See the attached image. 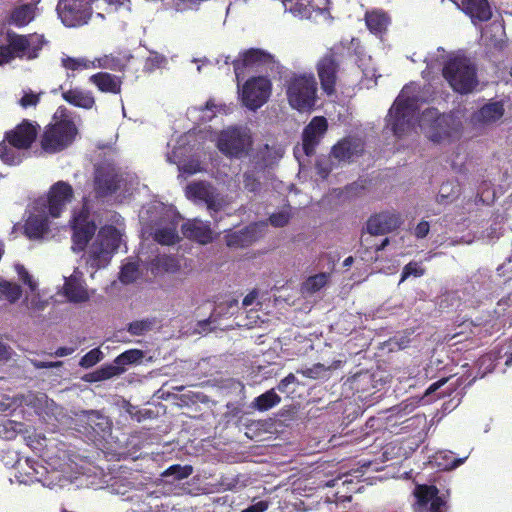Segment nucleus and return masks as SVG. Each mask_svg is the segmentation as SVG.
<instances>
[{
    "mask_svg": "<svg viewBox=\"0 0 512 512\" xmlns=\"http://www.w3.org/2000/svg\"><path fill=\"white\" fill-rule=\"evenodd\" d=\"M103 358V353L99 348H94L87 352L81 359H80V366L83 368H90L96 365L98 362H100Z\"/></svg>",
    "mask_w": 512,
    "mask_h": 512,
    "instance_id": "obj_46",
    "label": "nucleus"
},
{
    "mask_svg": "<svg viewBox=\"0 0 512 512\" xmlns=\"http://www.w3.org/2000/svg\"><path fill=\"white\" fill-rule=\"evenodd\" d=\"M268 502L261 500L258 501L247 508L243 509L241 512H265L268 509Z\"/></svg>",
    "mask_w": 512,
    "mask_h": 512,
    "instance_id": "obj_60",
    "label": "nucleus"
},
{
    "mask_svg": "<svg viewBox=\"0 0 512 512\" xmlns=\"http://www.w3.org/2000/svg\"><path fill=\"white\" fill-rule=\"evenodd\" d=\"M275 63L274 56L260 48H250L239 53L232 65L238 84L245 77L247 68L270 66Z\"/></svg>",
    "mask_w": 512,
    "mask_h": 512,
    "instance_id": "obj_14",
    "label": "nucleus"
},
{
    "mask_svg": "<svg viewBox=\"0 0 512 512\" xmlns=\"http://www.w3.org/2000/svg\"><path fill=\"white\" fill-rule=\"evenodd\" d=\"M448 137H450V132L447 129L434 130L429 135V138L435 143H439Z\"/></svg>",
    "mask_w": 512,
    "mask_h": 512,
    "instance_id": "obj_61",
    "label": "nucleus"
},
{
    "mask_svg": "<svg viewBox=\"0 0 512 512\" xmlns=\"http://www.w3.org/2000/svg\"><path fill=\"white\" fill-rule=\"evenodd\" d=\"M327 130L328 121L324 116H315L311 119L302 132V148L305 155L312 156L315 153Z\"/></svg>",
    "mask_w": 512,
    "mask_h": 512,
    "instance_id": "obj_16",
    "label": "nucleus"
},
{
    "mask_svg": "<svg viewBox=\"0 0 512 512\" xmlns=\"http://www.w3.org/2000/svg\"><path fill=\"white\" fill-rule=\"evenodd\" d=\"M461 7L473 23L487 22L493 15L488 0H461Z\"/></svg>",
    "mask_w": 512,
    "mask_h": 512,
    "instance_id": "obj_23",
    "label": "nucleus"
},
{
    "mask_svg": "<svg viewBox=\"0 0 512 512\" xmlns=\"http://www.w3.org/2000/svg\"><path fill=\"white\" fill-rule=\"evenodd\" d=\"M339 481H341V485L346 488V493H352L356 491V483H354L352 479L343 480L342 478H337L332 481H329L327 483V486H336L338 485Z\"/></svg>",
    "mask_w": 512,
    "mask_h": 512,
    "instance_id": "obj_56",
    "label": "nucleus"
},
{
    "mask_svg": "<svg viewBox=\"0 0 512 512\" xmlns=\"http://www.w3.org/2000/svg\"><path fill=\"white\" fill-rule=\"evenodd\" d=\"M94 68H103L113 71H123L126 67V61L118 56L104 55L93 60Z\"/></svg>",
    "mask_w": 512,
    "mask_h": 512,
    "instance_id": "obj_38",
    "label": "nucleus"
},
{
    "mask_svg": "<svg viewBox=\"0 0 512 512\" xmlns=\"http://www.w3.org/2000/svg\"><path fill=\"white\" fill-rule=\"evenodd\" d=\"M47 125L40 136L39 142L42 153L56 154L68 148L75 140L78 129L74 121L68 117L58 119Z\"/></svg>",
    "mask_w": 512,
    "mask_h": 512,
    "instance_id": "obj_3",
    "label": "nucleus"
},
{
    "mask_svg": "<svg viewBox=\"0 0 512 512\" xmlns=\"http://www.w3.org/2000/svg\"><path fill=\"white\" fill-rule=\"evenodd\" d=\"M461 188L457 181L450 180L443 182L440 186L436 201L439 204H448L453 202L460 195Z\"/></svg>",
    "mask_w": 512,
    "mask_h": 512,
    "instance_id": "obj_33",
    "label": "nucleus"
},
{
    "mask_svg": "<svg viewBox=\"0 0 512 512\" xmlns=\"http://www.w3.org/2000/svg\"><path fill=\"white\" fill-rule=\"evenodd\" d=\"M425 274V269L419 263L411 261L406 264L402 270L401 282L405 281L409 276L421 277Z\"/></svg>",
    "mask_w": 512,
    "mask_h": 512,
    "instance_id": "obj_47",
    "label": "nucleus"
},
{
    "mask_svg": "<svg viewBox=\"0 0 512 512\" xmlns=\"http://www.w3.org/2000/svg\"><path fill=\"white\" fill-rule=\"evenodd\" d=\"M143 356V351L139 349H130L118 355L115 358L114 363L125 368L126 365L135 364L139 362L143 358Z\"/></svg>",
    "mask_w": 512,
    "mask_h": 512,
    "instance_id": "obj_42",
    "label": "nucleus"
},
{
    "mask_svg": "<svg viewBox=\"0 0 512 512\" xmlns=\"http://www.w3.org/2000/svg\"><path fill=\"white\" fill-rule=\"evenodd\" d=\"M74 197L73 187L65 181H57L48 190L45 198H39L34 203L36 212L47 213L52 218H58Z\"/></svg>",
    "mask_w": 512,
    "mask_h": 512,
    "instance_id": "obj_5",
    "label": "nucleus"
},
{
    "mask_svg": "<svg viewBox=\"0 0 512 512\" xmlns=\"http://www.w3.org/2000/svg\"><path fill=\"white\" fill-rule=\"evenodd\" d=\"M154 325L153 319L136 320L128 324L127 331L134 336L144 335L150 331Z\"/></svg>",
    "mask_w": 512,
    "mask_h": 512,
    "instance_id": "obj_45",
    "label": "nucleus"
},
{
    "mask_svg": "<svg viewBox=\"0 0 512 512\" xmlns=\"http://www.w3.org/2000/svg\"><path fill=\"white\" fill-rule=\"evenodd\" d=\"M364 152L363 141L355 136H347L339 140L331 149V155L339 162H350L354 156Z\"/></svg>",
    "mask_w": 512,
    "mask_h": 512,
    "instance_id": "obj_20",
    "label": "nucleus"
},
{
    "mask_svg": "<svg viewBox=\"0 0 512 512\" xmlns=\"http://www.w3.org/2000/svg\"><path fill=\"white\" fill-rule=\"evenodd\" d=\"M178 169L187 175H193L201 171L200 162L197 160H190L181 165H178Z\"/></svg>",
    "mask_w": 512,
    "mask_h": 512,
    "instance_id": "obj_54",
    "label": "nucleus"
},
{
    "mask_svg": "<svg viewBox=\"0 0 512 512\" xmlns=\"http://www.w3.org/2000/svg\"><path fill=\"white\" fill-rule=\"evenodd\" d=\"M442 75L457 93L468 94L478 86L477 68L467 57L456 56L446 61Z\"/></svg>",
    "mask_w": 512,
    "mask_h": 512,
    "instance_id": "obj_2",
    "label": "nucleus"
},
{
    "mask_svg": "<svg viewBox=\"0 0 512 512\" xmlns=\"http://www.w3.org/2000/svg\"><path fill=\"white\" fill-rule=\"evenodd\" d=\"M123 181V175L115 164L103 161L95 166L94 190L99 197L116 193Z\"/></svg>",
    "mask_w": 512,
    "mask_h": 512,
    "instance_id": "obj_8",
    "label": "nucleus"
},
{
    "mask_svg": "<svg viewBox=\"0 0 512 512\" xmlns=\"http://www.w3.org/2000/svg\"><path fill=\"white\" fill-rule=\"evenodd\" d=\"M318 84L313 73L292 72L285 78V92L290 107L311 112L317 102Z\"/></svg>",
    "mask_w": 512,
    "mask_h": 512,
    "instance_id": "obj_1",
    "label": "nucleus"
},
{
    "mask_svg": "<svg viewBox=\"0 0 512 512\" xmlns=\"http://www.w3.org/2000/svg\"><path fill=\"white\" fill-rule=\"evenodd\" d=\"M447 381H448V378H442V379L432 383L426 390V395L434 393L436 390H438L440 387H442Z\"/></svg>",
    "mask_w": 512,
    "mask_h": 512,
    "instance_id": "obj_64",
    "label": "nucleus"
},
{
    "mask_svg": "<svg viewBox=\"0 0 512 512\" xmlns=\"http://www.w3.org/2000/svg\"><path fill=\"white\" fill-rule=\"evenodd\" d=\"M415 101L412 98H397L387 115V127L393 135L400 138L413 127Z\"/></svg>",
    "mask_w": 512,
    "mask_h": 512,
    "instance_id": "obj_7",
    "label": "nucleus"
},
{
    "mask_svg": "<svg viewBox=\"0 0 512 512\" xmlns=\"http://www.w3.org/2000/svg\"><path fill=\"white\" fill-rule=\"evenodd\" d=\"M152 266L165 272H176L180 268L178 260L169 255L157 256L153 259Z\"/></svg>",
    "mask_w": 512,
    "mask_h": 512,
    "instance_id": "obj_40",
    "label": "nucleus"
},
{
    "mask_svg": "<svg viewBox=\"0 0 512 512\" xmlns=\"http://www.w3.org/2000/svg\"><path fill=\"white\" fill-rule=\"evenodd\" d=\"M61 64L65 69L71 71H81L94 68L93 60H89L84 57L74 58L66 56L61 59Z\"/></svg>",
    "mask_w": 512,
    "mask_h": 512,
    "instance_id": "obj_39",
    "label": "nucleus"
},
{
    "mask_svg": "<svg viewBox=\"0 0 512 512\" xmlns=\"http://www.w3.org/2000/svg\"><path fill=\"white\" fill-rule=\"evenodd\" d=\"M18 424L12 420H7L6 422L0 424V437L11 440L16 438L17 429L16 426Z\"/></svg>",
    "mask_w": 512,
    "mask_h": 512,
    "instance_id": "obj_50",
    "label": "nucleus"
},
{
    "mask_svg": "<svg viewBox=\"0 0 512 512\" xmlns=\"http://www.w3.org/2000/svg\"><path fill=\"white\" fill-rule=\"evenodd\" d=\"M79 427L80 432L91 440H95L98 437H104L105 433L111 429V423L106 416L98 411H89L80 418Z\"/></svg>",
    "mask_w": 512,
    "mask_h": 512,
    "instance_id": "obj_17",
    "label": "nucleus"
},
{
    "mask_svg": "<svg viewBox=\"0 0 512 512\" xmlns=\"http://www.w3.org/2000/svg\"><path fill=\"white\" fill-rule=\"evenodd\" d=\"M40 100V97L38 94H34L33 92L25 93L22 98L20 99V105L24 108L30 107V106H36Z\"/></svg>",
    "mask_w": 512,
    "mask_h": 512,
    "instance_id": "obj_55",
    "label": "nucleus"
},
{
    "mask_svg": "<svg viewBox=\"0 0 512 512\" xmlns=\"http://www.w3.org/2000/svg\"><path fill=\"white\" fill-rule=\"evenodd\" d=\"M185 238L200 244L210 243L213 239L210 227L199 220H189L181 227Z\"/></svg>",
    "mask_w": 512,
    "mask_h": 512,
    "instance_id": "obj_26",
    "label": "nucleus"
},
{
    "mask_svg": "<svg viewBox=\"0 0 512 512\" xmlns=\"http://www.w3.org/2000/svg\"><path fill=\"white\" fill-rule=\"evenodd\" d=\"M272 83L266 76H256L248 79L242 87V103L249 110L256 111L269 99Z\"/></svg>",
    "mask_w": 512,
    "mask_h": 512,
    "instance_id": "obj_9",
    "label": "nucleus"
},
{
    "mask_svg": "<svg viewBox=\"0 0 512 512\" xmlns=\"http://www.w3.org/2000/svg\"><path fill=\"white\" fill-rule=\"evenodd\" d=\"M204 203L210 211L218 212L221 209V203L215 198L214 193Z\"/></svg>",
    "mask_w": 512,
    "mask_h": 512,
    "instance_id": "obj_62",
    "label": "nucleus"
},
{
    "mask_svg": "<svg viewBox=\"0 0 512 512\" xmlns=\"http://www.w3.org/2000/svg\"><path fill=\"white\" fill-rule=\"evenodd\" d=\"M504 108L500 102L484 105L477 114L478 120L482 122H494L503 116Z\"/></svg>",
    "mask_w": 512,
    "mask_h": 512,
    "instance_id": "obj_37",
    "label": "nucleus"
},
{
    "mask_svg": "<svg viewBox=\"0 0 512 512\" xmlns=\"http://www.w3.org/2000/svg\"><path fill=\"white\" fill-rule=\"evenodd\" d=\"M291 218V214L288 211H280L270 215L269 222L274 227H284L286 226Z\"/></svg>",
    "mask_w": 512,
    "mask_h": 512,
    "instance_id": "obj_51",
    "label": "nucleus"
},
{
    "mask_svg": "<svg viewBox=\"0 0 512 512\" xmlns=\"http://www.w3.org/2000/svg\"><path fill=\"white\" fill-rule=\"evenodd\" d=\"M177 228V221L171 220L164 226H160L155 229L153 239L160 245H174L180 241Z\"/></svg>",
    "mask_w": 512,
    "mask_h": 512,
    "instance_id": "obj_29",
    "label": "nucleus"
},
{
    "mask_svg": "<svg viewBox=\"0 0 512 512\" xmlns=\"http://www.w3.org/2000/svg\"><path fill=\"white\" fill-rule=\"evenodd\" d=\"M7 42L15 58L25 57L31 60L38 57L45 43V39L42 35L37 34L19 35L14 32H8Z\"/></svg>",
    "mask_w": 512,
    "mask_h": 512,
    "instance_id": "obj_13",
    "label": "nucleus"
},
{
    "mask_svg": "<svg viewBox=\"0 0 512 512\" xmlns=\"http://www.w3.org/2000/svg\"><path fill=\"white\" fill-rule=\"evenodd\" d=\"M16 269L20 280H22V282L26 284L31 289V291H34L37 287V284L33 280L32 276L29 274V272L25 269V267L22 265H18Z\"/></svg>",
    "mask_w": 512,
    "mask_h": 512,
    "instance_id": "obj_53",
    "label": "nucleus"
},
{
    "mask_svg": "<svg viewBox=\"0 0 512 512\" xmlns=\"http://www.w3.org/2000/svg\"><path fill=\"white\" fill-rule=\"evenodd\" d=\"M364 20L370 33L380 37L386 34L388 27L391 24V17L382 9L366 11Z\"/></svg>",
    "mask_w": 512,
    "mask_h": 512,
    "instance_id": "obj_24",
    "label": "nucleus"
},
{
    "mask_svg": "<svg viewBox=\"0 0 512 512\" xmlns=\"http://www.w3.org/2000/svg\"><path fill=\"white\" fill-rule=\"evenodd\" d=\"M101 369V373H102V376H104V379L107 380V379H110L114 376H118L120 374H122L124 371H125V368L120 366V365H117V364H109V365H105V366H102L100 367Z\"/></svg>",
    "mask_w": 512,
    "mask_h": 512,
    "instance_id": "obj_52",
    "label": "nucleus"
},
{
    "mask_svg": "<svg viewBox=\"0 0 512 512\" xmlns=\"http://www.w3.org/2000/svg\"><path fill=\"white\" fill-rule=\"evenodd\" d=\"M401 224L399 215L387 211L371 215L366 222V231L370 235H385L397 229Z\"/></svg>",
    "mask_w": 512,
    "mask_h": 512,
    "instance_id": "obj_18",
    "label": "nucleus"
},
{
    "mask_svg": "<svg viewBox=\"0 0 512 512\" xmlns=\"http://www.w3.org/2000/svg\"><path fill=\"white\" fill-rule=\"evenodd\" d=\"M243 185L245 190L252 193H257L261 189V182L253 172L249 171L243 174Z\"/></svg>",
    "mask_w": 512,
    "mask_h": 512,
    "instance_id": "obj_48",
    "label": "nucleus"
},
{
    "mask_svg": "<svg viewBox=\"0 0 512 512\" xmlns=\"http://www.w3.org/2000/svg\"><path fill=\"white\" fill-rule=\"evenodd\" d=\"M257 296H258V292H257L256 290H253V291H251L250 293H248V294L244 297V299H243V301H242V305H243V307H245V308H246V307H248V306L252 305V304H253V302L255 301V299L257 298Z\"/></svg>",
    "mask_w": 512,
    "mask_h": 512,
    "instance_id": "obj_63",
    "label": "nucleus"
},
{
    "mask_svg": "<svg viewBox=\"0 0 512 512\" xmlns=\"http://www.w3.org/2000/svg\"><path fill=\"white\" fill-rule=\"evenodd\" d=\"M59 17L64 25L75 27L89 17L87 9L82 8V2L79 0H64L57 6Z\"/></svg>",
    "mask_w": 512,
    "mask_h": 512,
    "instance_id": "obj_21",
    "label": "nucleus"
},
{
    "mask_svg": "<svg viewBox=\"0 0 512 512\" xmlns=\"http://www.w3.org/2000/svg\"><path fill=\"white\" fill-rule=\"evenodd\" d=\"M120 241L121 235L116 227L112 225L101 227L90 249L91 266L98 269L105 267L119 248Z\"/></svg>",
    "mask_w": 512,
    "mask_h": 512,
    "instance_id": "obj_4",
    "label": "nucleus"
},
{
    "mask_svg": "<svg viewBox=\"0 0 512 512\" xmlns=\"http://www.w3.org/2000/svg\"><path fill=\"white\" fill-rule=\"evenodd\" d=\"M22 296V288L15 282L0 278V301L6 300L10 304L16 303Z\"/></svg>",
    "mask_w": 512,
    "mask_h": 512,
    "instance_id": "obj_34",
    "label": "nucleus"
},
{
    "mask_svg": "<svg viewBox=\"0 0 512 512\" xmlns=\"http://www.w3.org/2000/svg\"><path fill=\"white\" fill-rule=\"evenodd\" d=\"M255 226H247L241 230L229 232L225 235L226 245L230 248H244L252 245L258 239Z\"/></svg>",
    "mask_w": 512,
    "mask_h": 512,
    "instance_id": "obj_27",
    "label": "nucleus"
},
{
    "mask_svg": "<svg viewBox=\"0 0 512 512\" xmlns=\"http://www.w3.org/2000/svg\"><path fill=\"white\" fill-rule=\"evenodd\" d=\"M297 381L295 375L293 373H289L286 377H284L277 385V389L285 393L287 392V388L290 384L295 383Z\"/></svg>",
    "mask_w": 512,
    "mask_h": 512,
    "instance_id": "obj_59",
    "label": "nucleus"
},
{
    "mask_svg": "<svg viewBox=\"0 0 512 512\" xmlns=\"http://www.w3.org/2000/svg\"><path fill=\"white\" fill-rule=\"evenodd\" d=\"M340 365V360L334 361L330 366H325L324 364L316 363L311 367L297 369L296 372L298 374H302L304 377L317 380L326 377L328 371H330L331 369H337L340 367Z\"/></svg>",
    "mask_w": 512,
    "mask_h": 512,
    "instance_id": "obj_35",
    "label": "nucleus"
},
{
    "mask_svg": "<svg viewBox=\"0 0 512 512\" xmlns=\"http://www.w3.org/2000/svg\"><path fill=\"white\" fill-rule=\"evenodd\" d=\"M329 275L326 273H319L310 276L302 286V289L307 293H315L322 289L328 282Z\"/></svg>",
    "mask_w": 512,
    "mask_h": 512,
    "instance_id": "obj_41",
    "label": "nucleus"
},
{
    "mask_svg": "<svg viewBox=\"0 0 512 512\" xmlns=\"http://www.w3.org/2000/svg\"><path fill=\"white\" fill-rule=\"evenodd\" d=\"M413 494L416 499L414 512H447V502L435 485H416Z\"/></svg>",
    "mask_w": 512,
    "mask_h": 512,
    "instance_id": "obj_12",
    "label": "nucleus"
},
{
    "mask_svg": "<svg viewBox=\"0 0 512 512\" xmlns=\"http://www.w3.org/2000/svg\"><path fill=\"white\" fill-rule=\"evenodd\" d=\"M64 294L70 302L74 303H80L89 300L87 289L76 278H69L65 281Z\"/></svg>",
    "mask_w": 512,
    "mask_h": 512,
    "instance_id": "obj_30",
    "label": "nucleus"
},
{
    "mask_svg": "<svg viewBox=\"0 0 512 512\" xmlns=\"http://www.w3.org/2000/svg\"><path fill=\"white\" fill-rule=\"evenodd\" d=\"M185 192L188 199L203 203L213 194L211 185L204 181L188 184Z\"/></svg>",
    "mask_w": 512,
    "mask_h": 512,
    "instance_id": "obj_32",
    "label": "nucleus"
},
{
    "mask_svg": "<svg viewBox=\"0 0 512 512\" xmlns=\"http://www.w3.org/2000/svg\"><path fill=\"white\" fill-rule=\"evenodd\" d=\"M58 89L61 91L62 99L71 106L90 110L96 105L94 94L90 90L77 86L66 88L65 85H60Z\"/></svg>",
    "mask_w": 512,
    "mask_h": 512,
    "instance_id": "obj_22",
    "label": "nucleus"
},
{
    "mask_svg": "<svg viewBox=\"0 0 512 512\" xmlns=\"http://www.w3.org/2000/svg\"><path fill=\"white\" fill-rule=\"evenodd\" d=\"M137 271V266L133 263L124 265L120 271V281L125 284L132 283L137 277Z\"/></svg>",
    "mask_w": 512,
    "mask_h": 512,
    "instance_id": "obj_49",
    "label": "nucleus"
},
{
    "mask_svg": "<svg viewBox=\"0 0 512 512\" xmlns=\"http://www.w3.org/2000/svg\"><path fill=\"white\" fill-rule=\"evenodd\" d=\"M280 402L281 397L274 391V389H270L257 396L252 402V407L258 411L264 412L278 405Z\"/></svg>",
    "mask_w": 512,
    "mask_h": 512,
    "instance_id": "obj_36",
    "label": "nucleus"
},
{
    "mask_svg": "<svg viewBox=\"0 0 512 512\" xmlns=\"http://www.w3.org/2000/svg\"><path fill=\"white\" fill-rule=\"evenodd\" d=\"M430 230V225L427 221H421L417 224L414 230V234L417 238L422 239L425 238Z\"/></svg>",
    "mask_w": 512,
    "mask_h": 512,
    "instance_id": "obj_58",
    "label": "nucleus"
},
{
    "mask_svg": "<svg viewBox=\"0 0 512 512\" xmlns=\"http://www.w3.org/2000/svg\"><path fill=\"white\" fill-rule=\"evenodd\" d=\"M6 464H11L14 466L18 464V472L19 478H21V482L24 483H35L40 482L45 484L44 475L46 474V468L41 465L38 461L26 458L24 465L20 463V459L18 454L14 452V456L11 458V461H7Z\"/></svg>",
    "mask_w": 512,
    "mask_h": 512,
    "instance_id": "obj_19",
    "label": "nucleus"
},
{
    "mask_svg": "<svg viewBox=\"0 0 512 512\" xmlns=\"http://www.w3.org/2000/svg\"><path fill=\"white\" fill-rule=\"evenodd\" d=\"M34 17V6L32 4H22L11 11L9 23L17 27H24L28 25Z\"/></svg>",
    "mask_w": 512,
    "mask_h": 512,
    "instance_id": "obj_31",
    "label": "nucleus"
},
{
    "mask_svg": "<svg viewBox=\"0 0 512 512\" xmlns=\"http://www.w3.org/2000/svg\"><path fill=\"white\" fill-rule=\"evenodd\" d=\"M39 131V125L24 119L13 129L6 131L4 134L5 141L13 148L18 150H27L31 148L35 142Z\"/></svg>",
    "mask_w": 512,
    "mask_h": 512,
    "instance_id": "obj_15",
    "label": "nucleus"
},
{
    "mask_svg": "<svg viewBox=\"0 0 512 512\" xmlns=\"http://www.w3.org/2000/svg\"><path fill=\"white\" fill-rule=\"evenodd\" d=\"M7 143L5 138L0 142V159L7 165L19 164L21 162L19 154L10 148Z\"/></svg>",
    "mask_w": 512,
    "mask_h": 512,
    "instance_id": "obj_44",
    "label": "nucleus"
},
{
    "mask_svg": "<svg viewBox=\"0 0 512 512\" xmlns=\"http://www.w3.org/2000/svg\"><path fill=\"white\" fill-rule=\"evenodd\" d=\"M70 226L72 229V250L76 253L84 251L97 230L95 221L91 219L87 202L83 203L78 212H74L70 220Z\"/></svg>",
    "mask_w": 512,
    "mask_h": 512,
    "instance_id": "obj_6",
    "label": "nucleus"
},
{
    "mask_svg": "<svg viewBox=\"0 0 512 512\" xmlns=\"http://www.w3.org/2000/svg\"><path fill=\"white\" fill-rule=\"evenodd\" d=\"M252 144L251 138L237 127L223 130L217 141L219 151L230 158H241L248 153Z\"/></svg>",
    "mask_w": 512,
    "mask_h": 512,
    "instance_id": "obj_10",
    "label": "nucleus"
},
{
    "mask_svg": "<svg viewBox=\"0 0 512 512\" xmlns=\"http://www.w3.org/2000/svg\"><path fill=\"white\" fill-rule=\"evenodd\" d=\"M193 473V467L191 465L181 466L179 464H175L167 468L162 476L169 477L173 476V480H183L188 478Z\"/></svg>",
    "mask_w": 512,
    "mask_h": 512,
    "instance_id": "obj_43",
    "label": "nucleus"
},
{
    "mask_svg": "<svg viewBox=\"0 0 512 512\" xmlns=\"http://www.w3.org/2000/svg\"><path fill=\"white\" fill-rule=\"evenodd\" d=\"M50 217L47 213L39 212V214H31L24 225L25 234L29 238H40L49 229Z\"/></svg>",
    "mask_w": 512,
    "mask_h": 512,
    "instance_id": "obj_28",
    "label": "nucleus"
},
{
    "mask_svg": "<svg viewBox=\"0 0 512 512\" xmlns=\"http://www.w3.org/2000/svg\"><path fill=\"white\" fill-rule=\"evenodd\" d=\"M15 58L9 43L6 45H0V65L9 63Z\"/></svg>",
    "mask_w": 512,
    "mask_h": 512,
    "instance_id": "obj_57",
    "label": "nucleus"
},
{
    "mask_svg": "<svg viewBox=\"0 0 512 512\" xmlns=\"http://www.w3.org/2000/svg\"><path fill=\"white\" fill-rule=\"evenodd\" d=\"M88 81L102 93H121L122 79L119 76L110 74L108 72H97L95 74H92L88 78Z\"/></svg>",
    "mask_w": 512,
    "mask_h": 512,
    "instance_id": "obj_25",
    "label": "nucleus"
},
{
    "mask_svg": "<svg viewBox=\"0 0 512 512\" xmlns=\"http://www.w3.org/2000/svg\"><path fill=\"white\" fill-rule=\"evenodd\" d=\"M340 65L339 56L334 48L328 49L316 63V71L320 80L321 89L328 96H332L336 92Z\"/></svg>",
    "mask_w": 512,
    "mask_h": 512,
    "instance_id": "obj_11",
    "label": "nucleus"
}]
</instances>
